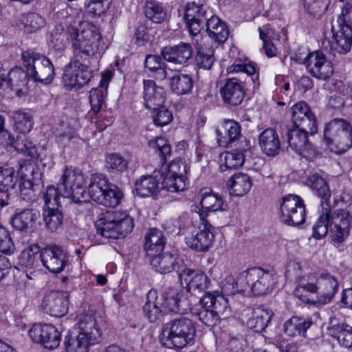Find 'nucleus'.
<instances>
[{
    "instance_id": "16",
    "label": "nucleus",
    "mask_w": 352,
    "mask_h": 352,
    "mask_svg": "<svg viewBox=\"0 0 352 352\" xmlns=\"http://www.w3.org/2000/svg\"><path fill=\"white\" fill-rule=\"evenodd\" d=\"M303 63L309 74L318 79L325 80L333 73L331 61L321 52L315 51L309 54Z\"/></svg>"
},
{
    "instance_id": "10",
    "label": "nucleus",
    "mask_w": 352,
    "mask_h": 352,
    "mask_svg": "<svg viewBox=\"0 0 352 352\" xmlns=\"http://www.w3.org/2000/svg\"><path fill=\"white\" fill-rule=\"evenodd\" d=\"M21 60L29 77L34 81L44 84H50L52 82L55 75L54 67L47 57L34 51L28 50L22 52Z\"/></svg>"
},
{
    "instance_id": "11",
    "label": "nucleus",
    "mask_w": 352,
    "mask_h": 352,
    "mask_svg": "<svg viewBox=\"0 0 352 352\" xmlns=\"http://www.w3.org/2000/svg\"><path fill=\"white\" fill-rule=\"evenodd\" d=\"M280 221L287 226H298L305 221V205L298 195L289 194L280 202Z\"/></svg>"
},
{
    "instance_id": "61",
    "label": "nucleus",
    "mask_w": 352,
    "mask_h": 352,
    "mask_svg": "<svg viewBox=\"0 0 352 352\" xmlns=\"http://www.w3.org/2000/svg\"><path fill=\"white\" fill-rule=\"evenodd\" d=\"M35 185L30 179H23L19 184L21 197L27 202L36 199Z\"/></svg>"
},
{
    "instance_id": "60",
    "label": "nucleus",
    "mask_w": 352,
    "mask_h": 352,
    "mask_svg": "<svg viewBox=\"0 0 352 352\" xmlns=\"http://www.w3.org/2000/svg\"><path fill=\"white\" fill-rule=\"evenodd\" d=\"M128 166L127 161L122 156L113 153L107 157L106 167L112 171L123 172Z\"/></svg>"
},
{
    "instance_id": "2",
    "label": "nucleus",
    "mask_w": 352,
    "mask_h": 352,
    "mask_svg": "<svg viewBox=\"0 0 352 352\" xmlns=\"http://www.w3.org/2000/svg\"><path fill=\"white\" fill-rule=\"evenodd\" d=\"M148 146L157 152L162 162V185L163 188L170 192L184 191L188 185L185 176L187 166L181 160H173L168 165H164L171 155L170 145L167 140L157 137L148 142Z\"/></svg>"
},
{
    "instance_id": "1",
    "label": "nucleus",
    "mask_w": 352,
    "mask_h": 352,
    "mask_svg": "<svg viewBox=\"0 0 352 352\" xmlns=\"http://www.w3.org/2000/svg\"><path fill=\"white\" fill-rule=\"evenodd\" d=\"M338 289V280L330 274H310L298 278L294 294L305 304L319 307L331 302Z\"/></svg>"
},
{
    "instance_id": "62",
    "label": "nucleus",
    "mask_w": 352,
    "mask_h": 352,
    "mask_svg": "<svg viewBox=\"0 0 352 352\" xmlns=\"http://www.w3.org/2000/svg\"><path fill=\"white\" fill-rule=\"evenodd\" d=\"M60 333L58 331L57 328L52 324H50L43 346L48 349H56L60 344Z\"/></svg>"
},
{
    "instance_id": "51",
    "label": "nucleus",
    "mask_w": 352,
    "mask_h": 352,
    "mask_svg": "<svg viewBox=\"0 0 352 352\" xmlns=\"http://www.w3.org/2000/svg\"><path fill=\"white\" fill-rule=\"evenodd\" d=\"M322 209L325 212L320 215L313 226V236L318 239L326 236L328 232H330L329 206H322Z\"/></svg>"
},
{
    "instance_id": "18",
    "label": "nucleus",
    "mask_w": 352,
    "mask_h": 352,
    "mask_svg": "<svg viewBox=\"0 0 352 352\" xmlns=\"http://www.w3.org/2000/svg\"><path fill=\"white\" fill-rule=\"evenodd\" d=\"M332 41L330 49L333 53L345 54L351 50L352 45V30L336 20L331 25Z\"/></svg>"
},
{
    "instance_id": "9",
    "label": "nucleus",
    "mask_w": 352,
    "mask_h": 352,
    "mask_svg": "<svg viewBox=\"0 0 352 352\" xmlns=\"http://www.w3.org/2000/svg\"><path fill=\"white\" fill-rule=\"evenodd\" d=\"M88 193L93 201L106 207L115 208L123 196L122 191L115 184L110 183L102 174H94L90 179Z\"/></svg>"
},
{
    "instance_id": "47",
    "label": "nucleus",
    "mask_w": 352,
    "mask_h": 352,
    "mask_svg": "<svg viewBox=\"0 0 352 352\" xmlns=\"http://www.w3.org/2000/svg\"><path fill=\"white\" fill-rule=\"evenodd\" d=\"M160 182L151 175L142 176L135 182V190L140 197H149L159 191Z\"/></svg>"
},
{
    "instance_id": "58",
    "label": "nucleus",
    "mask_w": 352,
    "mask_h": 352,
    "mask_svg": "<svg viewBox=\"0 0 352 352\" xmlns=\"http://www.w3.org/2000/svg\"><path fill=\"white\" fill-rule=\"evenodd\" d=\"M15 149L28 156L34 157L36 154L35 144L28 140L25 135H17L16 140L13 142Z\"/></svg>"
},
{
    "instance_id": "34",
    "label": "nucleus",
    "mask_w": 352,
    "mask_h": 352,
    "mask_svg": "<svg viewBox=\"0 0 352 352\" xmlns=\"http://www.w3.org/2000/svg\"><path fill=\"white\" fill-rule=\"evenodd\" d=\"M40 217V212L35 209H26L15 214L12 218V226L20 231L27 232L32 229Z\"/></svg>"
},
{
    "instance_id": "23",
    "label": "nucleus",
    "mask_w": 352,
    "mask_h": 352,
    "mask_svg": "<svg viewBox=\"0 0 352 352\" xmlns=\"http://www.w3.org/2000/svg\"><path fill=\"white\" fill-rule=\"evenodd\" d=\"M72 328L91 344L99 342L102 333L95 316H82Z\"/></svg>"
},
{
    "instance_id": "53",
    "label": "nucleus",
    "mask_w": 352,
    "mask_h": 352,
    "mask_svg": "<svg viewBox=\"0 0 352 352\" xmlns=\"http://www.w3.org/2000/svg\"><path fill=\"white\" fill-rule=\"evenodd\" d=\"M39 252H41L38 245H30L21 252L19 258L20 264L26 268L32 269L38 262Z\"/></svg>"
},
{
    "instance_id": "32",
    "label": "nucleus",
    "mask_w": 352,
    "mask_h": 352,
    "mask_svg": "<svg viewBox=\"0 0 352 352\" xmlns=\"http://www.w3.org/2000/svg\"><path fill=\"white\" fill-rule=\"evenodd\" d=\"M111 78V72L104 73L100 80L99 87L92 89L89 92V102L94 113H98L104 104L105 96Z\"/></svg>"
},
{
    "instance_id": "39",
    "label": "nucleus",
    "mask_w": 352,
    "mask_h": 352,
    "mask_svg": "<svg viewBox=\"0 0 352 352\" xmlns=\"http://www.w3.org/2000/svg\"><path fill=\"white\" fill-rule=\"evenodd\" d=\"M64 345L67 352H88L89 347L93 346L73 328L65 336Z\"/></svg>"
},
{
    "instance_id": "36",
    "label": "nucleus",
    "mask_w": 352,
    "mask_h": 352,
    "mask_svg": "<svg viewBox=\"0 0 352 352\" xmlns=\"http://www.w3.org/2000/svg\"><path fill=\"white\" fill-rule=\"evenodd\" d=\"M29 74L28 71L25 72L20 67H14L12 69L3 82V87L9 88L16 92L19 96L23 89L28 84Z\"/></svg>"
},
{
    "instance_id": "35",
    "label": "nucleus",
    "mask_w": 352,
    "mask_h": 352,
    "mask_svg": "<svg viewBox=\"0 0 352 352\" xmlns=\"http://www.w3.org/2000/svg\"><path fill=\"white\" fill-rule=\"evenodd\" d=\"M209 36L219 43H224L228 36L227 25L219 17L210 15L205 24Z\"/></svg>"
},
{
    "instance_id": "43",
    "label": "nucleus",
    "mask_w": 352,
    "mask_h": 352,
    "mask_svg": "<svg viewBox=\"0 0 352 352\" xmlns=\"http://www.w3.org/2000/svg\"><path fill=\"white\" fill-rule=\"evenodd\" d=\"M204 212L224 211L228 208V204L223 200L221 196L211 192L210 190H205L202 193L200 201Z\"/></svg>"
},
{
    "instance_id": "24",
    "label": "nucleus",
    "mask_w": 352,
    "mask_h": 352,
    "mask_svg": "<svg viewBox=\"0 0 352 352\" xmlns=\"http://www.w3.org/2000/svg\"><path fill=\"white\" fill-rule=\"evenodd\" d=\"M199 228L200 231L195 236L186 238V243L197 252H205L210 248L214 241V228L207 220L201 219Z\"/></svg>"
},
{
    "instance_id": "6",
    "label": "nucleus",
    "mask_w": 352,
    "mask_h": 352,
    "mask_svg": "<svg viewBox=\"0 0 352 352\" xmlns=\"http://www.w3.org/2000/svg\"><path fill=\"white\" fill-rule=\"evenodd\" d=\"M324 140L329 150L342 154L352 147V125L344 119L336 118L326 124Z\"/></svg>"
},
{
    "instance_id": "22",
    "label": "nucleus",
    "mask_w": 352,
    "mask_h": 352,
    "mask_svg": "<svg viewBox=\"0 0 352 352\" xmlns=\"http://www.w3.org/2000/svg\"><path fill=\"white\" fill-rule=\"evenodd\" d=\"M179 279L182 284L186 285L189 292L206 293L210 285V280L204 273L186 266L179 272Z\"/></svg>"
},
{
    "instance_id": "52",
    "label": "nucleus",
    "mask_w": 352,
    "mask_h": 352,
    "mask_svg": "<svg viewBox=\"0 0 352 352\" xmlns=\"http://www.w3.org/2000/svg\"><path fill=\"white\" fill-rule=\"evenodd\" d=\"M21 22L28 33L35 32L45 25L44 18L35 12L26 13L21 16Z\"/></svg>"
},
{
    "instance_id": "15",
    "label": "nucleus",
    "mask_w": 352,
    "mask_h": 352,
    "mask_svg": "<svg viewBox=\"0 0 352 352\" xmlns=\"http://www.w3.org/2000/svg\"><path fill=\"white\" fill-rule=\"evenodd\" d=\"M210 16L203 4L194 1L187 3L185 8L184 18L186 27L192 35H197L204 28V24Z\"/></svg>"
},
{
    "instance_id": "49",
    "label": "nucleus",
    "mask_w": 352,
    "mask_h": 352,
    "mask_svg": "<svg viewBox=\"0 0 352 352\" xmlns=\"http://www.w3.org/2000/svg\"><path fill=\"white\" fill-rule=\"evenodd\" d=\"M14 120V127L16 131L23 135L29 133L33 126L32 116L23 110L15 111L12 116Z\"/></svg>"
},
{
    "instance_id": "13",
    "label": "nucleus",
    "mask_w": 352,
    "mask_h": 352,
    "mask_svg": "<svg viewBox=\"0 0 352 352\" xmlns=\"http://www.w3.org/2000/svg\"><path fill=\"white\" fill-rule=\"evenodd\" d=\"M309 129L303 127L291 126L287 129L285 137L289 146L296 153L309 161L313 160L317 155L314 146L309 142Z\"/></svg>"
},
{
    "instance_id": "55",
    "label": "nucleus",
    "mask_w": 352,
    "mask_h": 352,
    "mask_svg": "<svg viewBox=\"0 0 352 352\" xmlns=\"http://www.w3.org/2000/svg\"><path fill=\"white\" fill-rule=\"evenodd\" d=\"M308 14L314 18L319 19L327 11L330 0H303Z\"/></svg>"
},
{
    "instance_id": "37",
    "label": "nucleus",
    "mask_w": 352,
    "mask_h": 352,
    "mask_svg": "<svg viewBox=\"0 0 352 352\" xmlns=\"http://www.w3.org/2000/svg\"><path fill=\"white\" fill-rule=\"evenodd\" d=\"M252 186V180L250 177L243 173L234 174L228 183L230 195L236 197H241L247 194Z\"/></svg>"
},
{
    "instance_id": "25",
    "label": "nucleus",
    "mask_w": 352,
    "mask_h": 352,
    "mask_svg": "<svg viewBox=\"0 0 352 352\" xmlns=\"http://www.w3.org/2000/svg\"><path fill=\"white\" fill-rule=\"evenodd\" d=\"M193 49L188 43L180 42L173 46L162 49L161 55L164 60L174 65H184L192 58Z\"/></svg>"
},
{
    "instance_id": "50",
    "label": "nucleus",
    "mask_w": 352,
    "mask_h": 352,
    "mask_svg": "<svg viewBox=\"0 0 352 352\" xmlns=\"http://www.w3.org/2000/svg\"><path fill=\"white\" fill-rule=\"evenodd\" d=\"M145 16L154 23H160L166 17V12L162 3L156 1H148L144 6Z\"/></svg>"
},
{
    "instance_id": "46",
    "label": "nucleus",
    "mask_w": 352,
    "mask_h": 352,
    "mask_svg": "<svg viewBox=\"0 0 352 352\" xmlns=\"http://www.w3.org/2000/svg\"><path fill=\"white\" fill-rule=\"evenodd\" d=\"M69 34L63 26L57 25L51 32L49 44L51 48L61 56L69 44Z\"/></svg>"
},
{
    "instance_id": "14",
    "label": "nucleus",
    "mask_w": 352,
    "mask_h": 352,
    "mask_svg": "<svg viewBox=\"0 0 352 352\" xmlns=\"http://www.w3.org/2000/svg\"><path fill=\"white\" fill-rule=\"evenodd\" d=\"M90 65L91 63L84 61L77 63L72 59L64 68L62 79L65 86L70 89H78L87 85L92 78Z\"/></svg>"
},
{
    "instance_id": "3",
    "label": "nucleus",
    "mask_w": 352,
    "mask_h": 352,
    "mask_svg": "<svg viewBox=\"0 0 352 352\" xmlns=\"http://www.w3.org/2000/svg\"><path fill=\"white\" fill-rule=\"evenodd\" d=\"M228 74H235L227 78L220 89V95L223 102L228 106H238L245 97V86L258 80L256 64L253 63H234L227 69Z\"/></svg>"
},
{
    "instance_id": "31",
    "label": "nucleus",
    "mask_w": 352,
    "mask_h": 352,
    "mask_svg": "<svg viewBox=\"0 0 352 352\" xmlns=\"http://www.w3.org/2000/svg\"><path fill=\"white\" fill-rule=\"evenodd\" d=\"M306 184L311 190L321 199V206H329V201L331 198V190L328 182L318 173L310 175L307 180Z\"/></svg>"
},
{
    "instance_id": "20",
    "label": "nucleus",
    "mask_w": 352,
    "mask_h": 352,
    "mask_svg": "<svg viewBox=\"0 0 352 352\" xmlns=\"http://www.w3.org/2000/svg\"><path fill=\"white\" fill-rule=\"evenodd\" d=\"M69 294L66 292H52L44 297L41 303L43 310L54 317H62L67 313Z\"/></svg>"
},
{
    "instance_id": "41",
    "label": "nucleus",
    "mask_w": 352,
    "mask_h": 352,
    "mask_svg": "<svg viewBox=\"0 0 352 352\" xmlns=\"http://www.w3.org/2000/svg\"><path fill=\"white\" fill-rule=\"evenodd\" d=\"M273 313L271 310L263 307L257 308L248 320L247 326L255 332H261L270 322Z\"/></svg>"
},
{
    "instance_id": "40",
    "label": "nucleus",
    "mask_w": 352,
    "mask_h": 352,
    "mask_svg": "<svg viewBox=\"0 0 352 352\" xmlns=\"http://www.w3.org/2000/svg\"><path fill=\"white\" fill-rule=\"evenodd\" d=\"M202 302L205 305L208 304L214 311H216L219 316H222L226 318L230 314L228 301L223 295L206 292L202 297Z\"/></svg>"
},
{
    "instance_id": "63",
    "label": "nucleus",
    "mask_w": 352,
    "mask_h": 352,
    "mask_svg": "<svg viewBox=\"0 0 352 352\" xmlns=\"http://www.w3.org/2000/svg\"><path fill=\"white\" fill-rule=\"evenodd\" d=\"M153 118L155 125L162 126L168 124L173 120V117L168 109L162 106L153 111Z\"/></svg>"
},
{
    "instance_id": "17",
    "label": "nucleus",
    "mask_w": 352,
    "mask_h": 352,
    "mask_svg": "<svg viewBox=\"0 0 352 352\" xmlns=\"http://www.w3.org/2000/svg\"><path fill=\"white\" fill-rule=\"evenodd\" d=\"M39 258L43 265L54 274L61 272L68 263V256L57 245L50 246L43 249L40 252Z\"/></svg>"
},
{
    "instance_id": "38",
    "label": "nucleus",
    "mask_w": 352,
    "mask_h": 352,
    "mask_svg": "<svg viewBox=\"0 0 352 352\" xmlns=\"http://www.w3.org/2000/svg\"><path fill=\"white\" fill-rule=\"evenodd\" d=\"M166 244V238L157 228H151L145 236L144 250L147 256L161 252Z\"/></svg>"
},
{
    "instance_id": "45",
    "label": "nucleus",
    "mask_w": 352,
    "mask_h": 352,
    "mask_svg": "<svg viewBox=\"0 0 352 352\" xmlns=\"http://www.w3.org/2000/svg\"><path fill=\"white\" fill-rule=\"evenodd\" d=\"M311 324L312 320L310 318L293 316L284 323V332L290 337H294L298 335L305 336L307 330Z\"/></svg>"
},
{
    "instance_id": "33",
    "label": "nucleus",
    "mask_w": 352,
    "mask_h": 352,
    "mask_svg": "<svg viewBox=\"0 0 352 352\" xmlns=\"http://www.w3.org/2000/svg\"><path fill=\"white\" fill-rule=\"evenodd\" d=\"M259 145L264 153L268 156H275L280 149V142L277 132L268 128L264 130L258 138Z\"/></svg>"
},
{
    "instance_id": "48",
    "label": "nucleus",
    "mask_w": 352,
    "mask_h": 352,
    "mask_svg": "<svg viewBox=\"0 0 352 352\" xmlns=\"http://www.w3.org/2000/svg\"><path fill=\"white\" fill-rule=\"evenodd\" d=\"M42 217L46 229L50 232L58 230L63 225L64 216L59 208L44 209Z\"/></svg>"
},
{
    "instance_id": "28",
    "label": "nucleus",
    "mask_w": 352,
    "mask_h": 352,
    "mask_svg": "<svg viewBox=\"0 0 352 352\" xmlns=\"http://www.w3.org/2000/svg\"><path fill=\"white\" fill-rule=\"evenodd\" d=\"M159 299L165 313L166 311L184 312L188 309L187 299L180 296L174 288L169 287L166 289L159 296Z\"/></svg>"
},
{
    "instance_id": "4",
    "label": "nucleus",
    "mask_w": 352,
    "mask_h": 352,
    "mask_svg": "<svg viewBox=\"0 0 352 352\" xmlns=\"http://www.w3.org/2000/svg\"><path fill=\"white\" fill-rule=\"evenodd\" d=\"M274 284L272 273L260 267H252L242 272L236 280L233 278H226L222 289L227 295L245 293L249 290L254 295L261 296L270 292Z\"/></svg>"
},
{
    "instance_id": "59",
    "label": "nucleus",
    "mask_w": 352,
    "mask_h": 352,
    "mask_svg": "<svg viewBox=\"0 0 352 352\" xmlns=\"http://www.w3.org/2000/svg\"><path fill=\"white\" fill-rule=\"evenodd\" d=\"M50 324H34L28 331L30 339L35 343L43 345Z\"/></svg>"
},
{
    "instance_id": "21",
    "label": "nucleus",
    "mask_w": 352,
    "mask_h": 352,
    "mask_svg": "<svg viewBox=\"0 0 352 352\" xmlns=\"http://www.w3.org/2000/svg\"><path fill=\"white\" fill-rule=\"evenodd\" d=\"M292 126L309 129L311 135L316 133V120L309 106L305 102H299L291 108Z\"/></svg>"
},
{
    "instance_id": "26",
    "label": "nucleus",
    "mask_w": 352,
    "mask_h": 352,
    "mask_svg": "<svg viewBox=\"0 0 352 352\" xmlns=\"http://www.w3.org/2000/svg\"><path fill=\"white\" fill-rule=\"evenodd\" d=\"M351 217L345 210H337L330 214V233L335 236V240L342 241L349 235Z\"/></svg>"
},
{
    "instance_id": "56",
    "label": "nucleus",
    "mask_w": 352,
    "mask_h": 352,
    "mask_svg": "<svg viewBox=\"0 0 352 352\" xmlns=\"http://www.w3.org/2000/svg\"><path fill=\"white\" fill-rule=\"evenodd\" d=\"M244 162L245 160L241 153H237L234 150L226 152L224 155V163L220 165L219 169L221 172L228 169H234L243 166Z\"/></svg>"
},
{
    "instance_id": "44",
    "label": "nucleus",
    "mask_w": 352,
    "mask_h": 352,
    "mask_svg": "<svg viewBox=\"0 0 352 352\" xmlns=\"http://www.w3.org/2000/svg\"><path fill=\"white\" fill-rule=\"evenodd\" d=\"M191 311L200 322L208 327L217 325L220 319V316L217 315L216 311H214L208 304L204 305L202 298H200L199 303L191 309Z\"/></svg>"
},
{
    "instance_id": "64",
    "label": "nucleus",
    "mask_w": 352,
    "mask_h": 352,
    "mask_svg": "<svg viewBox=\"0 0 352 352\" xmlns=\"http://www.w3.org/2000/svg\"><path fill=\"white\" fill-rule=\"evenodd\" d=\"M45 209L56 208L60 206V195L58 189L51 186L47 187L44 195Z\"/></svg>"
},
{
    "instance_id": "30",
    "label": "nucleus",
    "mask_w": 352,
    "mask_h": 352,
    "mask_svg": "<svg viewBox=\"0 0 352 352\" xmlns=\"http://www.w3.org/2000/svg\"><path fill=\"white\" fill-rule=\"evenodd\" d=\"M216 132L219 144L228 146L241 135V126L238 122L229 120L221 124Z\"/></svg>"
},
{
    "instance_id": "7",
    "label": "nucleus",
    "mask_w": 352,
    "mask_h": 352,
    "mask_svg": "<svg viewBox=\"0 0 352 352\" xmlns=\"http://www.w3.org/2000/svg\"><path fill=\"white\" fill-rule=\"evenodd\" d=\"M100 234L107 239L124 238L134 227L133 219L124 212L107 210L98 221Z\"/></svg>"
},
{
    "instance_id": "54",
    "label": "nucleus",
    "mask_w": 352,
    "mask_h": 352,
    "mask_svg": "<svg viewBox=\"0 0 352 352\" xmlns=\"http://www.w3.org/2000/svg\"><path fill=\"white\" fill-rule=\"evenodd\" d=\"M17 177L14 168L0 169V192L10 191L16 184Z\"/></svg>"
},
{
    "instance_id": "42",
    "label": "nucleus",
    "mask_w": 352,
    "mask_h": 352,
    "mask_svg": "<svg viewBox=\"0 0 352 352\" xmlns=\"http://www.w3.org/2000/svg\"><path fill=\"white\" fill-rule=\"evenodd\" d=\"M169 80L171 91L177 95L190 94L194 86V81L191 76L180 72L174 74Z\"/></svg>"
},
{
    "instance_id": "19",
    "label": "nucleus",
    "mask_w": 352,
    "mask_h": 352,
    "mask_svg": "<svg viewBox=\"0 0 352 352\" xmlns=\"http://www.w3.org/2000/svg\"><path fill=\"white\" fill-rule=\"evenodd\" d=\"M150 257V265L157 272L165 274L176 271L179 276L182 269L185 267L184 261L177 254L160 252Z\"/></svg>"
},
{
    "instance_id": "29",
    "label": "nucleus",
    "mask_w": 352,
    "mask_h": 352,
    "mask_svg": "<svg viewBox=\"0 0 352 352\" xmlns=\"http://www.w3.org/2000/svg\"><path fill=\"white\" fill-rule=\"evenodd\" d=\"M147 301L142 307L144 316L151 322L160 321L166 314L157 292L151 289L147 294Z\"/></svg>"
},
{
    "instance_id": "5",
    "label": "nucleus",
    "mask_w": 352,
    "mask_h": 352,
    "mask_svg": "<svg viewBox=\"0 0 352 352\" xmlns=\"http://www.w3.org/2000/svg\"><path fill=\"white\" fill-rule=\"evenodd\" d=\"M195 323L187 317L175 318L163 325L160 342L168 349H179L195 342Z\"/></svg>"
},
{
    "instance_id": "27",
    "label": "nucleus",
    "mask_w": 352,
    "mask_h": 352,
    "mask_svg": "<svg viewBox=\"0 0 352 352\" xmlns=\"http://www.w3.org/2000/svg\"><path fill=\"white\" fill-rule=\"evenodd\" d=\"M144 103L146 108L155 111L163 106L166 91L162 87L157 86L151 80H144Z\"/></svg>"
},
{
    "instance_id": "8",
    "label": "nucleus",
    "mask_w": 352,
    "mask_h": 352,
    "mask_svg": "<svg viewBox=\"0 0 352 352\" xmlns=\"http://www.w3.org/2000/svg\"><path fill=\"white\" fill-rule=\"evenodd\" d=\"M74 56L76 63L80 61L91 63L95 55L96 47L100 36L94 28L87 25L82 30L72 29L70 32Z\"/></svg>"
},
{
    "instance_id": "12",
    "label": "nucleus",
    "mask_w": 352,
    "mask_h": 352,
    "mask_svg": "<svg viewBox=\"0 0 352 352\" xmlns=\"http://www.w3.org/2000/svg\"><path fill=\"white\" fill-rule=\"evenodd\" d=\"M63 197L75 202H82L85 198V179L82 173L72 167H66L58 185Z\"/></svg>"
},
{
    "instance_id": "57",
    "label": "nucleus",
    "mask_w": 352,
    "mask_h": 352,
    "mask_svg": "<svg viewBox=\"0 0 352 352\" xmlns=\"http://www.w3.org/2000/svg\"><path fill=\"white\" fill-rule=\"evenodd\" d=\"M195 61L197 65L199 68H203L204 69H211L214 61L213 50L204 47L198 48Z\"/></svg>"
}]
</instances>
